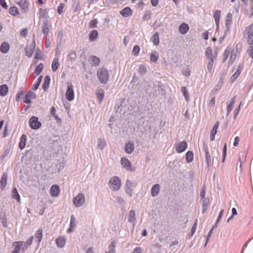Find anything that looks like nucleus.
Returning a JSON list of instances; mask_svg holds the SVG:
<instances>
[{
	"label": "nucleus",
	"mask_w": 253,
	"mask_h": 253,
	"mask_svg": "<svg viewBox=\"0 0 253 253\" xmlns=\"http://www.w3.org/2000/svg\"><path fill=\"white\" fill-rule=\"evenodd\" d=\"M197 219H196L195 221L194 224L192 227V228L191 229L190 234L191 236H192L194 233L195 232L196 228H197Z\"/></svg>",
	"instance_id": "680f3d73"
},
{
	"label": "nucleus",
	"mask_w": 253,
	"mask_h": 253,
	"mask_svg": "<svg viewBox=\"0 0 253 253\" xmlns=\"http://www.w3.org/2000/svg\"><path fill=\"white\" fill-rule=\"evenodd\" d=\"M160 185L159 184H154L152 188L151 191V196L153 197H157L160 191Z\"/></svg>",
	"instance_id": "f3484780"
},
{
	"label": "nucleus",
	"mask_w": 253,
	"mask_h": 253,
	"mask_svg": "<svg viewBox=\"0 0 253 253\" xmlns=\"http://www.w3.org/2000/svg\"><path fill=\"white\" fill-rule=\"evenodd\" d=\"M249 47L247 51V52L252 59H253V44H249Z\"/></svg>",
	"instance_id": "5fc2aeb1"
},
{
	"label": "nucleus",
	"mask_w": 253,
	"mask_h": 253,
	"mask_svg": "<svg viewBox=\"0 0 253 253\" xmlns=\"http://www.w3.org/2000/svg\"><path fill=\"white\" fill-rule=\"evenodd\" d=\"M67 85L68 87L66 92V98L68 101H71L74 99L75 97L73 86L71 83H68Z\"/></svg>",
	"instance_id": "423d86ee"
},
{
	"label": "nucleus",
	"mask_w": 253,
	"mask_h": 253,
	"mask_svg": "<svg viewBox=\"0 0 253 253\" xmlns=\"http://www.w3.org/2000/svg\"><path fill=\"white\" fill-rule=\"evenodd\" d=\"M186 160L187 163H191L193 160V153L191 151H188L186 153Z\"/></svg>",
	"instance_id": "79ce46f5"
},
{
	"label": "nucleus",
	"mask_w": 253,
	"mask_h": 253,
	"mask_svg": "<svg viewBox=\"0 0 253 253\" xmlns=\"http://www.w3.org/2000/svg\"><path fill=\"white\" fill-rule=\"evenodd\" d=\"M158 57V53L156 51H153L150 56V60L154 63L157 61Z\"/></svg>",
	"instance_id": "a19ab883"
},
{
	"label": "nucleus",
	"mask_w": 253,
	"mask_h": 253,
	"mask_svg": "<svg viewBox=\"0 0 253 253\" xmlns=\"http://www.w3.org/2000/svg\"><path fill=\"white\" fill-rule=\"evenodd\" d=\"M20 7L25 12H27L29 10V2L27 1L20 0L18 3Z\"/></svg>",
	"instance_id": "a878e982"
},
{
	"label": "nucleus",
	"mask_w": 253,
	"mask_h": 253,
	"mask_svg": "<svg viewBox=\"0 0 253 253\" xmlns=\"http://www.w3.org/2000/svg\"><path fill=\"white\" fill-rule=\"evenodd\" d=\"M236 102V96H234L232 99L230 103L227 105V113L230 114L232 111L233 106Z\"/></svg>",
	"instance_id": "473e14b6"
},
{
	"label": "nucleus",
	"mask_w": 253,
	"mask_h": 253,
	"mask_svg": "<svg viewBox=\"0 0 253 253\" xmlns=\"http://www.w3.org/2000/svg\"><path fill=\"white\" fill-rule=\"evenodd\" d=\"M43 65L42 63H40L36 67L34 73L36 74V76H38L41 74L43 69Z\"/></svg>",
	"instance_id": "a18cd8bd"
},
{
	"label": "nucleus",
	"mask_w": 253,
	"mask_h": 253,
	"mask_svg": "<svg viewBox=\"0 0 253 253\" xmlns=\"http://www.w3.org/2000/svg\"><path fill=\"white\" fill-rule=\"evenodd\" d=\"M59 66L58 57L54 58L53 60L51 68L53 72H55Z\"/></svg>",
	"instance_id": "7c9ffc66"
},
{
	"label": "nucleus",
	"mask_w": 253,
	"mask_h": 253,
	"mask_svg": "<svg viewBox=\"0 0 253 253\" xmlns=\"http://www.w3.org/2000/svg\"><path fill=\"white\" fill-rule=\"evenodd\" d=\"M97 19H94L92 20H91L89 24V26L91 28H93L94 27H96L97 24Z\"/></svg>",
	"instance_id": "bf43d9fd"
},
{
	"label": "nucleus",
	"mask_w": 253,
	"mask_h": 253,
	"mask_svg": "<svg viewBox=\"0 0 253 253\" xmlns=\"http://www.w3.org/2000/svg\"><path fill=\"white\" fill-rule=\"evenodd\" d=\"M76 57L77 54L76 51L72 50L69 52L67 56V59L71 62H73L76 60Z\"/></svg>",
	"instance_id": "2f4dec72"
},
{
	"label": "nucleus",
	"mask_w": 253,
	"mask_h": 253,
	"mask_svg": "<svg viewBox=\"0 0 253 253\" xmlns=\"http://www.w3.org/2000/svg\"><path fill=\"white\" fill-rule=\"evenodd\" d=\"M232 14L229 12L227 14L226 21H225V25L226 27L229 28L232 23Z\"/></svg>",
	"instance_id": "f704fd0d"
},
{
	"label": "nucleus",
	"mask_w": 253,
	"mask_h": 253,
	"mask_svg": "<svg viewBox=\"0 0 253 253\" xmlns=\"http://www.w3.org/2000/svg\"><path fill=\"white\" fill-rule=\"evenodd\" d=\"M241 74V70L238 68L237 69V70L235 72V73L232 75L230 78L231 81L233 83L234 82L239 76V75Z\"/></svg>",
	"instance_id": "37998d69"
},
{
	"label": "nucleus",
	"mask_w": 253,
	"mask_h": 253,
	"mask_svg": "<svg viewBox=\"0 0 253 253\" xmlns=\"http://www.w3.org/2000/svg\"><path fill=\"white\" fill-rule=\"evenodd\" d=\"M115 247H116V242H112L111 244L108 247V251L106 252L105 253H115L116 250H115Z\"/></svg>",
	"instance_id": "c03bdc74"
},
{
	"label": "nucleus",
	"mask_w": 253,
	"mask_h": 253,
	"mask_svg": "<svg viewBox=\"0 0 253 253\" xmlns=\"http://www.w3.org/2000/svg\"><path fill=\"white\" fill-rule=\"evenodd\" d=\"M34 49H35V45L33 46L32 47H31L30 48H26V55L29 57H32L34 52Z\"/></svg>",
	"instance_id": "09e8293b"
},
{
	"label": "nucleus",
	"mask_w": 253,
	"mask_h": 253,
	"mask_svg": "<svg viewBox=\"0 0 253 253\" xmlns=\"http://www.w3.org/2000/svg\"><path fill=\"white\" fill-rule=\"evenodd\" d=\"M203 148L205 153V158L207 167L210 168L211 166V159L207 145L206 144H204Z\"/></svg>",
	"instance_id": "6e6552de"
},
{
	"label": "nucleus",
	"mask_w": 253,
	"mask_h": 253,
	"mask_svg": "<svg viewBox=\"0 0 253 253\" xmlns=\"http://www.w3.org/2000/svg\"><path fill=\"white\" fill-rule=\"evenodd\" d=\"M201 201L203 202V205L207 207H209L211 203V200L209 198L203 199V200Z\"/></svg>",
	"instance_id": "052dcab7"
},
{
	"label": "nucleus",
	"mask_w": 253,
	"mask_h": 253,
	"mask_svg": "<svg viewBox=\"0 0 253 253\" xmlns=\"http://www.w3.org/2000/svg\"><path fill=\"white\" fill-rule=\"evenodd\" d=\"M42 237V229H39L36 234V239L37 240V242L40 243Z\"/></svg>",
	"instance_id": "49530a36"
},
{
	"label": "nucleus",
	"mask_w": 253,
	"mask_h": 253,
	"mask_svg": "<svg viewBox=\"0 0 253 253\" xmlns=\"http://www.w3.org/2000/svg\"><path fill=\"white\" fill-rule=\"evenodd\" d=\"M0 5L5 9H7L8 7V5L5 0H0Z\"/></svg>",
	"instance_id": "774afa93"
},
{
	"label": "nucleus",
	"mask_w": 253,
	"mask_h": 253,
	"mask_svg": "<svg viewBox=\"0 0 253 253\" xmlns=\"http://www.w3.org/2000/svg\"><path fill=\"white\" fill-rule=\"evenodd\" d=\"M181 90L186 100L188 101L189 99V95L187 87L186 86H182L181 88Z\"/></svg>",
	"instance_id": "72a5a7b5"
},
{
	"label": "nucleus",
	"mask_w": 253,
	"mask_h": 253,
	"mask_svg": "<svg viewBox=\"0 0 253 253\" xmlns=\"http://www.w3.org/2000/svg\"><path fill=\"white\" fill-rule=\"evenodd\" d=\"M132 186V182L131 180L127 179L126 180L125 183V188H131Z\"/></svg>",
	"instance_id": "0e129e2a"
},
{
	"label": "nucleus",
	"mask_w": 253,
	"mask_h": 253,
	"mask_svg": "<svg viewBox=\"0 0 253 253\" xmlns=\"http://www.w3.org/2000/svg\"><path fill=\"white\" fill-rule=\"evenodd\" d=\"M29 126L32 129H37L41 127L42 123L37 117L32 116L29 120Z\"/></svg>",
	"instance_id": "39448f33"
},
{
	"label": "nucleus",
	"mask_w": 253,
	"mask_h": 253,
	"mask_svg": "<svg viewBox=\"0 0 253 253\" xmlns=\"http://www.w3.org/2000/svg\"><path fill=\"white\" fill-rule=\"evenodd\" d=\"M140 51V48L138 45H135L134 46L132 49V54L134 56H137Z\"/></svg>",
	"instance_id": "603ef678"
},
{
	"label": "nucleus",
	"mask_w": 253,
	"mask_h": 253,
	"mask_svg": "<svg viewBox=\"0 0 253 253\" xmlns=\"http://www.w3.org/2000/svg\"><path fill=\"white\" fill-rule=\"evenodd\" d=\"M206 187L203 186L201 189V193H200V198L201 200H203V199L206 198Z\"/></svg>",
	"instance_id": "13d9d810"
},
{
	"label": "nucleus",
	"mask_w": 253,
	"mask_h": 253,
	"mask_svg": "<svg viewBox=\"0 0 253 253\" xmlns=\"http://www.w3.org/2000/svg\"><path fill=\"white\" fill-rule=\"evenodd\" d=\"M230 49L227 47L226 48V49L224 50L223 56V60L222 62L224 63L225 62L227 59H228L229 55L230 54Z\"/></svg>",
	"instance_id": "de8ad7c7"
},
{
	"label": "nucleus",
	"mask_w": 253,
	"mask_h": 253,
	"mask_svg": "<svg viewBox=\"0 0 253 253\" xmlns=\"http://www.w3.org/2000/svg\"><path fill=\"white\" fill-rule=\"evenodd\" d=\"M12 198L13 199H15L17 200L18 202H19L20 201V195L18 192L17 189L16 188L14 187L12 189Z\"/></svg>",
	"instance_id": "58836bf2"
},
{
	"label": "nucleus",
	"mask_w": 253,
	"mask_h": 253,
	"mask_svg": "<svg viewBox=\"0 0 253 253\" xmlns=\"http://www.w3.org/2000/svg\"><path fill=\"white\" fill-rule=\"evenodd\" d=\"M90 58L92 61L91 64L93 66H96L99 65L100 62V59L99 58L94 55H91Z\"/></svg>",
	"instance_id": "c9c22d12"
},
{
	"label": "nucleus",
	"mask_w": 253,
	"mask_h": 253,
	"mask_svg": "<svg viewBox=\"0 0 253 253\" xmlns=\"http://www.w3.org/2000/svg\"><path fill=\"white\" fill-rule=\"evenodd\" d=\"M60 191V188L58 185H53L50 189V194L52 197H56L58 196Z\"/></svg>",
	"instance_id": "2eb2a0df"
},
{
	"label": "nucleus",
	"mask_w": 253,
	"mask_h": 253,
	"mask_svg": "<svg viewBox=\"0 0 253 253\" xmlns=\"http://www.w3.org/2000/svg\"><path fill=\"white\" fill-rule=\"evenodd\" d=\"M98 33L97 30H93L89 33V40L91 42L94 41L97 37Z\"/></svg>",
	"instance_id": "4c0bfd02"
},
{
	"label": "nucleus",
	"mask_w": 253,
	"mask_h": 253,
	"mask_svg": "<svg viewBox=\"0 0 253 253\" xmlns=\"http://www.w3.org/2000/svg\"><path fill=\"white\" fill-rule=\"evenodd\" d=\"M226 153H227V144L226 143L224 144L223 149V152H222V162L223 163L224 162L226 156Z\"/></svg>",
	"instance_id": "6e6d98bb"
},
{
	"label": "nucleus",
	"mask_w": 253,
	"mask_h": 253,
	"mask_svg": "<svg viewBox=\"0 0 253 253\" xmlns=\"http://www.w3.org/2000/svg\"><path fill=\"white\" fill-rule=\"evenodd\" d=\"M108 184L112 191H118L121 187V180L119 177L114 176L109 179Z\"/></svg>",
	"instance_id": "f257e3e1"
},
{
	"label": "nucleus",
	"mask_w": 253,
	"mask_h": 253,
	"mask_svg": "<svg viewBox=\"0 0 253 253\" xmlns=\"http://www.w3.org/2000/svg\"><path fill=\"white\" fill-rule=\"evenodd\" d=\"M56 243L59 248H63L66 243V239L63 236L58 237L56 240Z\"/></svg>",
	"instance_id": "5701e85b"
},
{
	"label": "nucleus",
	"mask_w": 253,
	"mask_h": 253,
	"mask_svg": "<svg viewBox=\"0 0 253 253\" xmlns=\"http://www.w3.org/2000/svg\"><path fill=\"white\" fill-rule=\"evenodd\" d=\"M221 15V11L219 10H216L214 12L213 17L215 20V25L217 26V28L218 27Z\"/></svg>",
	"instance_id": "4be33fe9"
},
{
	"label": "nucleus",
	"mask_w": 253,
	"mask_h": 253,
	"mask_svg": "<svg viewBox=\"0 0 253 253\" xmlns=\"http://www.w3.org/2000/svg\"><path fill=\"white\" fill-rule=\"evenodd\" d=\"M187 148V143L186 141H183L180 142L176 147V151L177 153H180L184 152Z\"/></svg>",
	"instance_id": "f8f14e48"
},
{
	"label": "nucleus",
	"mask_w": 253,
	"mask_h": 253,
	"mask_svg": "<svg viewBox=\"0 0 253 253\" xmlns=\"http://www.w3.org/2000/svg\"><path fill=\"white\" fill-rule=\"evenodd\" d=\"M135 213L133 210H130L128 213V220L129 222L133 223L135 220Z\"/></svg>",
	"instance_id": "e433bc0d"
},
{
	"label": "nucleus",
	"mask_w": 253,
	"mask_h": 253,
	"mask_svg": "<svg viewBox=\"0 0 253 253\" xmlns=\"http://www.w3.org/2000/svg\"><path fill=\"white\" fill-rule=\"evenodd\" d=\"M134 148V144L130 142H127L126 144L125 152L127 154H131L133 152Z\"/></svg>",
	"instance_id": "393cba45"
},
{
	"label": "nucleus",
	"mask_w": 253,
	"mask_h": 253,
	"mask_svg": "<svg viewBox=\"0 0 253 253\" xmlns=\"http://www.w3.org/2000/svg\"><path fill=\"white\" fill-rule=\"evenodd\" d=\"M50 82V77L46 76L44 78V83L42 84V88L44 91H46L48 88Z\"/></svg>",
	"instance_id": "bb28decb"
},
{
	"label": "nucleus",
	"mask_w": 253,
	"mask_h": 253,
	"mask_svg": "<svg viewBox=\"0 0 253 253\" xmlns=\"http://www.w3.org/2000/svg\"><path fill=\"white\" fill-rule=\"evenodd\" d=\"M97 98L99 100V102H101L102 101V100L103 99V98L104 97V93L103 92H102V93L98 92L97 94Z\"/></svg>",
	"instance_id": "69168bd1"
},
{
	"label": "nucleus",
	"mask_w": 253,
	"mask_h": 253,
	"mask_svg": "<svg viewBox=\"0 0 253 253\" xmlns=\"http://www.w3.org/2000/svg\"><path fill=\"white\" fill-rule=\"evenodd\" d=\"M121 163L123 167L127 170L131 171V163L130 161L125 157L121 158Z\"/></svg>",
	"instance_id": "9b49d317"
},
{
	"label": "nucleus",
	"mask_w": 253,
	"mask_h": 253,
	"mask_svg": "<svg viewBox=\"0 0 253 253\" xmlns=\"http://www.w3.org/2000/svg\"><path fill=\"white\" fill-rule=\"evenodd\" d=\"M189 30L188 25L185 23H182L179 26V31L180 34L184 35L186 34Z\"/></svg>",
	"instance_id": "6ab92c4d"
},
{
	"label": "nucleus",
	"mask_w": 253,
	"mask_h": 253,
	"mask_svg": "<svg viewBox=\"0 0 253 253\" xmlns=\"http://www.w3.org/2000/svg\"><path fill=\"white\" fill-rule=\"evenodd\" d=\"M85 201L84 195L81 193L73 198V203L77 208L83 206L85 203Z\"/></svg>",
	"instance_id": "7ed1b4c3"
},
{
	"label": "nucleus",
	"mask_w": 253,
	"mask_h": 253,
	"mask_svg": "<svg viewBox=\"0 0 253 253\" xmlns=\"http://www.w3.org/2000/svg\"><path fill=\"white\" fill-rule=\"evenodd\" d=\"M10 46L8 42H3L0 46V51L4 54L7 53L9 50Z\"/></svg>",
	"instance_id": "412c9836"
},
{
	"label": "nucleus",
	"mask_w": 253,
	"mask_h": 253,
	"mask_svg": "<svg viewBox=\"0 0 253 253\" xmlns=\"http://www.w3.org/2000/svg\"><path fill=\"white\" fill-rule=\"evenodd\" d=\"M120 13L122 16L127 18L132 15V11L130 7H126L123 9Z\"/></svg>",
	"instance_id": "a211bd4d"
},
{
	"label": "nucleus",
	"mask_w": 253,
	"mask_h": 253,
	"mask_svg": "<svg viewBox=\"0 0 253 253\" xmlns=\"http://www.w3.org/2000/svg\"><path fill=\"white\" fill-rule=\"evenodd\" d=\"M138 71L141 75H145L147 72L146 67L144 65H140L139 67Z\"/></svg>",
	"instance_id": "3c124183"
},
{
	"label": "nucleus",
	"mask_w": 253,
	"mask_h": 253,
	"mask_svg": "<svg viewBox=\"0 0 253 253\" xmlns=\"http://www.w3.org/2000/svg\"><path fill=\"white\" fill-rule=\"evenodd\" d=\"M50 26L48 19L45 18L43 21L42 25V32L43 35L46 36L48 35Z\"/></svg>",
	"instance_id": "1a4fd4ad"
},
{
	"label": "nucleus",
	"mask_w": 253,
	"mask_h": 253,
	"mask_svg": "<svg viewBox=\"0 0 253 253\" xmlns=\"http://www.w3.org/2000/svg\"><path fill=\"white\" fill-rule=\"evenodd\" d=\"M28 34V30L27 28L23 29L20 32V36L23 37H25Z\"/></svg>",
	"instance_id": "338daca9"
},
{
	"label": "nucleus",
	"mask_w": 253,
	"mask_h": 253,
	"mask_svg": "<svg viewBox=\"0 0 253 253\" xmlns=\"http://www.w3.org/2000/svg\"><path fill=\"white\" fill-rule=\"evenodd\" d=\"M214 61H208L207 62V69L209 72L210 73L211 72Z\"/></svg>",
	"instance_id": "4d7b16f0"
},
{
	"label": "nucleus",
	"mask_w": 253,
	"mask_h": 253,
	"mask_svg": "<svg viewBox=\"0 0 253 253\" xmlns=\"http://www.w3.org/2000/svg\"><path fill=\"white\" fill-rule=\"evenodd\" d=\"M8 87L6 84L0 85V96H5L8 92Z\"/></svg>",
	"instance_id": "cd10ccee"
},
{
	"label": "nucleus",
	"mask_w": 253,
	"mask_h": 253,
	"mask_svg": "<svg viewBox=\"0 0 253 253\" xmlns=\"http://www.w3.org/2000/svg\"><path fill=\"white\" fill-rule=\"evenodd\" d=\"M219 125V123L218 121L216 122L214 124V125L211 130V134H210V140L211 141L214 140L215 136L217 133Z\"/></svg>",
	"instance_id": "ddd939ff"
},
{
	"label": "nucleus",
	"mask_w": 253,
	"mask_h": 253,
	"mask_svg": "<svg viewBox=\"0 0 253 253\" xmlns=\"http://www.w3.org/2000/svg\"><path fill=\"white\" fill-rule=\"evenodd\" d=\"M212 232H213V229H211L210 230V231L209 232L208 235V236L207 237V239H206V240L205 246H207V244L208 243V242H209V241L210 240V238L211 236V235L212 234Z\"/></svg>",
	"instance_id": "e2e57ef3"
},
{
	"label": "nucleus",
	"mask_w": 253,
	"mask_h": 253,
	"mask_svg": "<svg viewBox=\"0 0 253 253\" xmlns=\"http://www.w3.org/2000/svg\"><path fill=\"white\" fill-rule=\"evenodd\" d=\"M33 241V236H31L26 242H22V245L23 246V251H25L32 244Z\"/></svg>",
	"instance_id": "c85d7f7f"
},
{
	"label": "nucleus",
	"mask_w": 253,
	"mask_h": 253,
	"mask_svg": "<svg viewBox=\"0 0 253 253\" xmlns=\"http://www.w3.org/2000/svg\"><path fill=\"white\" fill-rule=\"evenodd\" d=\"M105 145H106V142L104 139H99L98 140V145H97L98 148L102 150L105 147Z\"/></svg>",
	"instance_id": "8fccbe9b"
},
{
	"label": "nucleus",
	"mask_w": 253,
	"mask_h": 253,
	"mask_svg": "<svg viewBox=\"0 0 253 253\" xmlns=\"http://www.w3.org/2000/svg\"><path fill=\"white\" fill-rule=\"evenodd\" d=\"M108 71L104 68L99 69L97 72V77L102 84H106L109 79Z\"/></svg>",
	"instance_id": "f03ea898"
},
{
	"label": "nucleus",
	"mask_w": 253,
	"mask_h": 253,
	"mask_svg": "<svg viewBox=\"0 0 253 253\" xmlns=\"http://www.w3.org/2000/svg\"><path fill=\"white\" fill-rule=\"evenodd\" d=\"M36 94L32 91L28 92L23 98V102L26 104L31 103V99H35Z\"/></svg>",
	"instance_id": "9d476101"
},
{
	"label": "nucleus",
	"mask_w": 253,
	"mask_h": 253,
	"mask_svg": "<svg viewBox=\"0 0 253 253\" xmlns=\"http://www.w3.org/2000/svg\"><path fill=\"white\" fill-rule=\"evenodd\" d=\"M9 13L13 16H17L19 13L18 8L14 6L10 7Z\"/></svg>",
	"instance_id": "ea45409f"
},
{
	"label": "nucleus",
	"mask_w": 253,
	"mask_h": 253,
	"mask_svg": "<svg viewBox=\"0 0 253 253\" xmlns=\"http://www.w3.org/2000/svg\"><path fill=\"white\" fill-rule=\"evenodd\" d=\"M152 40L154 45H158L160 43L159 34L158 32L155 33L152 37Z\"/></svg>",
	"instance_id": "c756f323"
},
{
	"label": "nucleus",
	"mask_w": 253,
	"mask_h": 253,
	"mask_svg": "<svg viewBox=\"0 0 253 253\" xmlns=\"http://www.w3.org/2000/svg\"><path fill=\"white\" fill-rule=\"evenodd\" d=\"M76 218L74 215H72L70 218V227L67 230L68 233L73 232L76 227Z\"/></svg>",
	"instance_id": "dca6fc26"
},
{
	"label": "nucleus",
	"mask_w": 253,
	"mask_h": 253,
	"mask_svg": "<svg viewBox=\"0 0 253 253\" xmlns=\"http://www.w3.org/2000/svg\"><path fill=\"white\" fill-rule=\"evenodd\" d=\"M65 7V4L63 3H60L59 5L57 7V12L59 14L61 15L63 12V9Z\"/></svg>",
	"instance_id": "864d4df0"
},
{
	"label": "nucleus",
	"mask_w": 253,
	"mask_h": 253,
	"mask_svg": "<svg viewBox=\"0 0 253 253\" xmlns=\"http://www.w3.org/2000/svg\"><path fill=\"white\" fill-rule=\"evenodd\" d=\"M26 139L27 136L26 134H22L20 138V141L19 143V148L20 150H23L25 148L26 144Z\"/></svg>",
	"instance_id": "b1692460"
},
{
	"label": "nucleus",
	"mask_w": 253,
	"mask_h": 253,
	"mask_svg": "<svg viewBox=\"0 0 253 253\" xmlns=\"http://www.w3.org/2000/svg\"><path fill=\"white\" fill-rule=\"evenodd\" d=\"M205 56L208 61H214L216 58V55L213 54L212 48L210 46L206 48Z\"/></svg>",
	"instance_id": "0eeeda50"
},
{
	"label": "nucleus",
	"mask_w": 253,
	"mask_h": 253,
	"mask_svg": "<svg viewBox=\"0 0 253 253\" xmlns=\"http://www.w3.org/2000/svg\"><path fill=\"white\" fill-rule=\"evenodd\" d=\"M7 179V174L6 173H3L0 181V187L1 190H3L6 186Z\"/></svg>",
	"instance_id": "aec40b11"
},
{
	"label": "nucleus",
	"mask_w": 253,
	"mask_h": 253,
	"mask_svg": "<svg viewBox=\"0 0 253 253\" xmlns=\"http://www.w3.org/2000/svg\"><path fill=\"white\" fill-rule=\"evenodd\" d=\"M13 246L14 247V249L12 251L11 253H20L21 249L23 251V246L22 241L15 242L13 243Z\"/></svg>",
	"instance_id": "4468645a"
},
{
	"label": "nucleus",
	"mask_w": 253,
	"mask_h": 253,
	"mask_svg": "<svg viewBox=\"0 0 253 253\" xmlns=\"http://www.w3.org/2000/svg\"><path fill=\"white\" fill-rule=\"evenodd\" d=\"M244 34H246L247 37V42L248 44H253V23L246 27L244 31Z\"/></svg>",
	"instance_id": "20e7f679"
}]
</instances>
